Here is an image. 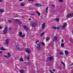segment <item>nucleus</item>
I'll return each mask as SVG.
<instances>
[{"mask_svg": "<svg viewBox=\"0 0 73 73\" xmlns=\"http://www.w3.org/2000/svg\"><path fill=\"white\" fill-rule=\"evenodd\" d=\"M48 7H47L46 8V11L47 13H48Z\"/></svg>", "mask_w": 73, "mask_h": 73, "instance_id": "26", "label": "nucleus"}, {"mask_svg": "<svg viewBox=\"0 0 73 73\" xmlns=\"http://www.w3.org/2000/svg\"><path fill=\"white\" fill-rule=\"evenodd\" d=\"M19 1H21V0H19Z\"/></svg>", "mask_w": 73, "mask_h": 73, "instance_id": "53", "label": "nucleus"}, {"mask_svg": "<svg viewBox=\"0 0 73 73\" xmlns=\"http://www.w3.org/2000/svg\"><path fill=\"white\" fill-rule=\"evenodd\" d=\"M71 73H73V72H72Z\"/></svg>", "mask_w": 73, "mask_h": 73, "instance_id": "56", "label": "nucleus"}, {"mask_svg": "<svg viewBox=\"0 0 73 73\" xmlns=\"http://www.w3.org/2000/svg\"><path fill=\"white\" fill-rule=\"evenodd\" d=\"M25 58L26 59H27V60H29L30 58L29 56H25Z\"/></svg>", "mask_w": 73, "mask_h": 73, "instance_id": "17", "label": "nucleus"}, {"mask_svg": "<svg viewBox=\"0 0 73 73\" xmlns=\"http://www.w3.org/2000/svg\"><path fill=\"white\" fill-rule=\"evenodd\" d=\"M45 23H43L42 25V29H44L45 27Z\"/></svg>", "mask_w": 73, "mask_h": 73, "instance_id": "12", "label": "nucleus"}, {"mask_svg": "<svg viewBox=\"0 0 73 73\" xmlns=\"http://www.w3.org/2000/svg\"><path fill=\"white\" fill-rule=\"evenodd\" d=\"M26 51L27 53L28 54H29L31 53V50L29 49H27L26 50Z\"/></svg>", "mask_w": 73, "mask_h": 73, "instance_id": "11", "label": "nucleus"}, {"mask_svg": "<svg viewBox=\"0 0 73 73\" xmlns=\"http://www.w3.org/2000/svg\"><path fill=\"white\" fill-rule=\"evenodd\" d=\"M57 37L56 36H54L53 38V40L54 41H55L56 42L57 41Z\"/></svg>", "mask_w": 73, "mask_h": 73, "instance_id": "6", "label": "nucleus"}, {"mask_svg": "<svg viewBox=\"0 0 73 73\" xmlns=\"http://www.w3.org/2000/svg\"><path fill=\"white\" fill-rule=\"evenodd\" d=\"M11 28L10 27V28H9V31H10V30H11Z\"/></svg>", "mask_w": 73, "mask_h": 73, "instance_id": "48", "label": "nucleus"}, {"mask_svg": "<svg viewBox=\"0 0 73 73\" xmlns=\"http://www.w3.org/2000/svg\"><path fill=\"white\" fill-rule=\"evenodd\" d=\"M4 57H6V58H8V56H6V55H4Z\"/></svg>", "mask_w": 73, "mask_h": 73, "instance_id": "36", "label": "nucleus"}, {"mask_svg": "<svg viewBox=\"0 0 73 73\" xmlns=\"http://www.w3.org/2000/svg\"><path fill=\"white\" fill-rule=\"evenodd\" d=\"M36 12L38 14V16H40V13H39V12H38V11H36Z\"/></svg>", "mask_w": 73, "mask_h": 73, "instance_id": "21", "label": "nucleus"}, {"mask_svg": "<svg viewBox=\"0 0 73 73\" xmlns=\"http://www.w3.org/2000/svg\"><path fill=\"white\" fill-rule=\"evenodd\" d=\"M16 49H17L18 50H20V47H19V46H17L16 47Z\"/></svg>", "mask_w": 73, "mask_h": 73, "instance_id": "18", "label": "nucleus"}, {"mask_svg": "<svg viewBox=\"0 0 73 73\" xmlns=\"http://www.w3.org/2000/svg\"><path fill=\"white\" fill-rule=\"evenodd\" d=\"M38 42H39V40H37V41H36V44H37Z\"/></svg>", "mask_w": 73, "mask_h": 73, "instance_id": "41", "label": "nucleus"}, {"mask_svg": "<svg viewBox=\"0 0 73 73\" xmlns=\"http://www.w3.org/2000/svg\"><path fill=\"white\" fill-rule=\"evenodd\" d=\"M59 2H62L63 1L62 0H59Z\"/></svg>", "mask_w": 73, "mask_h": 73, "instance_id": "42", "label": "nucleus"}, {"mask_svg": "<svg viewBox=\"0 0 73 73\" xmlns=\"http://www.w3.org/2000/svg\"><path fill=\"white\" fill-rule=\"evenodd\" d=\"M44 34V32H43L41 34L40 36H42Z\"/></svg>", "mask_w": 73, "mask_h": 73, "instance_id": "31", "label": "nucleus"}, {"mask_svg": "<svg viewBox=\"0 0 73 73\" xmlns=\"http://www.w3.org/2000/svg\"><path fill=\"white\" fill-rule=\"evenodd\" d=\"M37 49L38 50H41V47L40 46V44L38 43L37 45Z\"/></svg>", "mask_w": 73, "mask_h": 73, "instance_id": "3", "label": "nucleus"}, {"mask_svg": "<svg viewBox=\"0 0 73 73\" xmlns=\"http://www.w3.org/2000/svg\"><path fill=\"white\" fill-rule=\"evenodd\" d=\"M72 65H73V63L72 64Z\"/></svg>", "mask_w": 73, "mask_h": 73, "instance_id": "54", "label": "nucleus"}, {"mask_svg": "<svg viewBox=\"0 0 73 73\" xmlns=\"http://www.w3.org/2000/svg\"><path fill=\"white\" fill-rule=\"evenodd\" d=\"M49 40H50V37H47L46 39V41H49Z\"/></svg>", "mask_w": 73, "mask_h": 73, "instance_id": "19", "label": "nucleus"}, {"mask_svg": "<svg viewBox=\"0 0 73 73\" xmlns=\"http://www.w3.org/2000/svg\"><path fill=\"white\" fill-rule=\"evenodd\" d=\"M7 56L8 57H9L11 56V54L10 53H8L7 54Z\"/></svg>", "mask_w": 73, "mask_h": 73, "instance_id": "25", "label": "nucleus"}, {"mask_svg": "<svg viewBox=\"0 0 73 73\" xmlns=\"http://www.w3.org/2000/svg\"><path fill=\"white\" fill-rule=\"evenodd\" d=\"M19 35L20 37L22 35V33L21 32H20L19 33Z\"/></svg>", "mask_w": 73, "mask_h": 73, "instance_id": "20", "label": "nucleus"}, {"mask_svg": "<svg viewBox=\"0 0 73 73\" xmlns=\"http://www.w3.org/2000/svg\"><path fill=\"white\" fill-rule=\"evenodd\" d=\"M2 27L0 26V29H2Z\"/></svg>", "mask_w": 73, "mask_h": 73, "instance_id": "50", "label": "nucleus"}, {"mask_svg": "<svg viewBox=\"0 0 73 73\" xmlns=\"http://www.w3.org/2000/svg\"><path fill=\"white\" fill-rule=\"evenodd\" d=\"M23 27L24 29L26 30V31H28V30H29V29L28 28V27L24 25L23 26Z\"/></svg>", "mask_w": 73, "mask_h": 73, "instance_id": "5", "label": "nucleus"}, {"mask_svg": "<svg viewBox=\"0 0 73 73\" xmlns=\"http://www.w3.org/2000/svg\"><path fill=\"white\" fill-rule=\"evenodd\" d=\"M20 37H22V38L23 37H25V35H22Z\"/></svg>", "mask_w": 73, "mask_h": 73, "instance_id": "29", "label": "nucleus"}, {"mask_svg": "<svg viewBox=\"0 0 73 73\" xmlns=\"http://www.w3.org/2000/svg\"><path fill=\"white\" fill-rule=\"evenodd\" d=\"M73 16V13H71L70 14L67 15L66 17H69L70 18L71 17H72Z\"/></svg>", "mask_w": 73, "mask_h": 73, "instance_id": "4", "label": "nucleus"}, {"mask_svg": "<svg viewBox=\"0 0 73 73\" xmlns=\"http://www.w3.org/2000/svg\"><path fill=\"white\" fill-rule=\"evenodd\" d=\"M34 0H28L29 1H33Z\"/></svg>", "mask_w": 73, "mask_h": 73, "instance_id": "49", "label": "nucleus"}, {"mask_svg": "<svg viewBox=\"0 0 73 73\" xmlns=\"http://www.w3.org/2000/svg\"><path fill=\"white\" fill-rule=\"evenodd\" d=\"M49 71L51 73H54V72H52L51 70H50Z\"/></svg>", "mask_w": 73, "mask_h": 73, "instance_id": "39", "label": "nucleus"}, {"mask_svg": "<svg viewBox=\"0 0 73 73\" xmlns=\"http://www.w3.org/2000/svg\"><path fill=\"white\" fill-rule=\"evenodd\" d=\"M66 25H67V23L64 24L62 26V29H64V28H65V27H66Z\"/></svg>", "mask_w": 73, "mask_h": 73, "instance_id": "9", "label": "nucleus"}, {"mask_svg": "<svg viewBox=\"0 0 73 73\" xmlns=\"http://www.w3.org/2000/svg\"><path fill=\"white\" fill-rule=\"evenodd\" d=\"M29 20H31V18H29Z\"/></svg>", "mask_w": 73, "mask_h": 73, "instance_id": "52", "label": "nucleus"}, {"mask_svg": "<svg viewBox=\"0 0 73 73\" xmlns=\"http://www.w3.org/2000/svg\"><path fill=\"white\" fill-rule=\"evenodd\" d=\"M0 50H5L4 49V48L3 47H1V48H0Z\"/></svg>", "mask_w": 73, "mask_h": 73, "instance_id": "23", "label": "nucleus"}, {"mask_svg": "<svg viewBox=\"0 0 73 73\" xmlns=\"http://www.w3.org/2000/svg\"><path fill=\"white\" fill-rule=\"evenodd\" d=\"M35 5L36 7H41V5L40 4H36Z\"/></svg>", "mask_w": 73, "mask_h": 73, "instance_id": "10", "label": "nucleus"}, {"mask_svg": "<svg viewBox=\"0 0 73 73\" xmlns=\"http://www.w3.org/2000/svg\"><path fill=\"white\" fill-rule=\"evenodd\" d=\"M54 21H57L58 22H59V18H56L54 20Z\"/></svg>", "mask_w": 73, "mask_h": 73, "instance_id": "15", "label": "nucleus"}, {"mask_svg": "<svg viewBox=\"0 0 73 73\" xmlns=\"http://www.w3.org/2000/svg\"><path fill=\"white\" fill-rule=\"evenodd\" d=\"M37 23L36 22H33L31 24V25L32 27H34L36 25H37Z\"/></svg>", "mask_w": 73, "mask_h": 73, "instance_id": "2", "label": "nucleus"}, {"mask_svg": "<svg viewBox=\"0 0 73 73\" xmlns=\"http://www.w3.org/2000/svg\"><path fill=\"white\" fill-rule=\"evenodd\" d=\"M25 5V4L23 3H21V6H22L23 7Z\"/></svg>", "mask_w": 73, "mask_h": 73, "instance_id": "24", "label": "nucleus"}, {"mask_svg": "<svg viewBox=\"0 0 73 73\" xmlns=\"http://www.w3.org/2000/svg\"><path fill=\"white\" fill-rule=\"evenodd\" d=\"M52 29H57V27H52Z\"/></svg>", "mask_w": 73, "mask_h": 73, "instance_id": "30", "label": "nucleus"}, {"mask_svg": "<svg viewBox=\"0 0 73 73\" xmlns=\"http://www.w3.org/2000/svg\"><path fill=\"white\" fill-rule=\"evenodd\" d=\"M2 51H0V54H2Z\"/></svg>", "mask_w": 73, "mask_h": 73, "instance_id": "47", "label": "nucleus"}, {"mask_svg": "<svg viewBox=\"0 0 73 73\" xmlns=\"http://www.w3.org/2000/svg\"><path fill=\"white\" fill-rule=\"evenodd\" d=\"M5 43L7 45H8L9 44V39H7L5 42Z\"/></svg>", "mask_w": 73, "mask_h": 73, "instance_id": "8", "label": "nucleus"}, {"mask_svg": "<svg viewBox=\"0 0 73 73\" xmlns=\"http://www.w3.org/2000/svg\"><path fill=\"white\" fill-rule=\"evenodd\" d=\"M53 71L54 72H55L56 71V70H55V69H53Z\"/></svg>", "mask_w": 73, "mask_h": 73, "instance_id": "44", "label": "nucleus"}, {"mask_svg": "<svg viewBox=\"0 0 73 73\" xmlns=\"http://www.w3.org/2000/svg\"><path fill=\"white\" fill-rule=\"evenodd\" d=\"M54 58L53 56H51L48 58V60H49V61H52L53 60Z\"/></svg>", "mask_w": 73, "mask_h": 73, "instance_id": "7", "label": "nucleus"}, {"mask_svg": "<svg viewBox=\"0 0 73 73\" xmlns=\"http://www.w3.org/2000/svg\"><path fill=\"white\" fill-rule=\"evenodd\" d=\"M15 21L16 23H20V24H21V23L20 22V20L17 19H15Z\"/></svg>", "mask_w": 73, "mask_h": 73, "instance_id": "13", "label": "nucleus"}, {"mask_svg": "<svg viewBox=\"0 0 73 73\" xmlns=\"http://www.w3.org/2000/svg\"><path fill=\"white\" fill-rule=\"evenodd\" d=\"M8 21L10 24H11L12 23V21L11 20Z\"/></svg>", "mask_w": 73, "mask_h": 73, "instance_id": "35", "label": "nucleus"}, {"mask_svg": "<svg viewBox=\"0 0 73 73\" xmlns=\"http://www.w3.org/2000/svg\"><path fill=\"white\" fill-rule=\"evenodd\" d=\"M61 63L63 64V66H65V63H63V62H62L61 61Z\"/></svg>", "mask_w": 73, "mask_h": 73, "instance_id": "28", "label": "nucleus"}, {"mask_svg": "<svg viewBox=\"0 0 73 73\" xmlns=\"http://www.w3.org/2000/svg\"><path fill=\"white\" fill-rule=\"evenodd\" d=\"M22 18L23 19H24V17L23 16L22 17Z\"/></svg>", "mask_w": 73, "mask_h": 73, "instance_id": "51", "label": "nucleus"}, {"mask_svg": "<svg viewBox=\"0 0 73 73\" xmlns=\"http://www.w3.org/2000/svg\"><path fill=\"white\" fill-rule=\"evenodd\" d=\"M26 63L27 64V65H28V64H29V62H27Z\"/></svg>", "mask_w": 73, "mask_h": 73, "instance_id": "45", "label": "nucleus"}, {"mask_svg": "<svg viewBox=\"0 0 73 73\" xmlns=\"http://www.w3.org/2000/svg\"><path fill=\"white\" fill-rule=\"evenodd\" d=\"M61 46H62L63 47H64V43H62L61 44Z\"/></svg>", "mask_w": 73, "mask_h": 73, "instance_id": "27", "label": "nucleus"}, {"mask_svg": "<svg viewBox=\"0 0 73 73\" xmlns=\"http://www.w3.org/2000/svg\"><path fill=\"white\" fill-rule=\"evenodd\" d=\"M7 31H8V27H6L3 31V33L4 35H6V34H7Z\"/></svg>", "mask_w": 73, "mask_h": 73, "instance_id": "1", "label": "nucleus"}, {"mask_svg": "<svg viewBox=\"0 0 73 73\" xmlns=\"http://www.w3.org/2000/svg\"><path fill=\"white\" fill-rule=\"evenodd\" d=\"M41 44L42 45H43V46H44V45H45V43H44V42H42Z\"/></svg>", "mask_w": 73, "mask_h": 73, "instance_id": "33", "label": "nucleus"}, {"mask_svg": "<svg viewBox=\"0 0 73 73\" xmlns=\"http://www.w3.org/2000/svg\"><path fill=\"white\" fill-rule=\"evenodd\" d=\"M60 54H63V53L62 52H60Z\"/></svg>", "mask_w": 73, "mask_h": 73, "instance_id": "37", "label": "nucleus"}, {"mask_svg": "<svg viewBox=\"0 0 73 73\" xmlns=\"http://www.w3.org/2000/svg\"><path fill=\"white\" fill-rule=\"evenodd\" d=\"M20 61H23V59H22V58H20Z\"/></svg>", "mask_w": 73, "mask_h": 73, "instance_id": "34", "label": "nucleus"}, {"mask_svg": "<svg viewBox=\"0 0 73 73\" xmlns=\"http://www.w3.org/2000/svg\"><path fill=\"white\" fill-rule=\"evenodd\" d=\"M70 41H71V42H72L73 43V39L70 40Z\"/></svg>", "mask_w": 73, "mask_h": 73, "instance_id": "38", "label": "nucleus"}, {"mask_svg": "<svg viewBox=\"0 0 73 73\" xmlns=\"http://www.w3.org/2000/svg\"><path fill=\"white\" fill-rule=\"evenodd\" d=\"M51 6H52V7H54V6H55V5H51Z\"/></svg>", "mask_w": 73, "mask_h": 73, "instance_id": "43", "label": "nucleus"}, {"mask_svg": "<svg viewBox=\"0 0 73 73\" xmlns=\"http://www.w3.org/2000/svg\"><path fill=\"white\" fill-rule=\"evenodd\" d=\"M1 0H0V2H1Z\"/></svg>", "mask_w": 73, "mask_h": 73, "instance_id": "55", "label": "nucleus"}, {"mask_svg": "<svg viewBox=\"0 0 73 73\" xmlns=\"http://www.w3.org/2000/svg\"><path fill=\"white\" fill-rule=\"evenodd\" d=\"M60 29V28L59 27L56 28V29H57V30H58V29Z\"/></svg>", "mask_w": 73, "mask_h": 73, "instance_id": "40", "label": "nucleus"}, {"mask_svg": "<svg viewBox=\"0 0 73 73\" xmlns=\"http://www.w3.org/2000/svg\"><path fill=\"white\" fill-rule=\"evenodd\" d=\"M65 54L66 55H68V54L69 53L68 51L67 50H65Z\"/></svg>", "mask_w": 73, "mask_h": 73, "instance_id": "14", "label": "nucleus"}, {"mask_svg": "<svg viewBox=\"0 0 73 73\" xmlns=\"http://www.w3.org/2000/svg\"><path fill=\"white\" fill-rule=\"evenodd\" d=\"M69 66H70V65H69Z\"/></svg>", "mask_w": 73, "mask_h": 73, "instance_id": "57", "label": "nucleus"}, {"mask_svg": "<svg viewBox=\"0 0 73 73\" xmlns=\"http://www.w3.org/2000/svg\"><path fill=\"white\" fill-rule=\"evenodd\" d=\"M20 72L21 73H24V72L23 71V70H20Z\"/></svg>", "mask_w": 73, "mask_h": 73, "instance_id": "32", "label": "nucleus"}, {"mask_svg": "<svg viewBox=\"0 0 73 73\" xmlns=\"http://www.w3.org/2000/svg\"><path fill=\"white\" fill-rule=\"evenodd\" d=\"M62 42H64V40H61Z\"/></svg>", "mask_w": 73, "mask_h": 73, "instance_id": "46", "label": "nucleus"}, {"mask_svg": "<svg viewBox=\"0 0 73 73\" xmlns=\"http://www.w3.org/2000/svg\"><path fill=\"white\" fill-rule=\"evenodd\" d=\"M4 12V10L3 9H0V12L2 13V12Z\"/></svg>", "mask_w": 73, "mask_h": 73, "instance_id": "16", "label": "nucleus"}, {"mask_svg": "<svg viewBox=\"0 0 73 73\" xmlns=\"http://www.w3.org/2000/svg\"><path fill=\"white\" fill-rule=\"evenodd\" d=\"M31 16H36V15L34 13H32L31 14Z\"/></svg>", "mask_w": 73, "mask_h": 73, "instance_id": "22", "label": "nucleus"}]
</instances>
